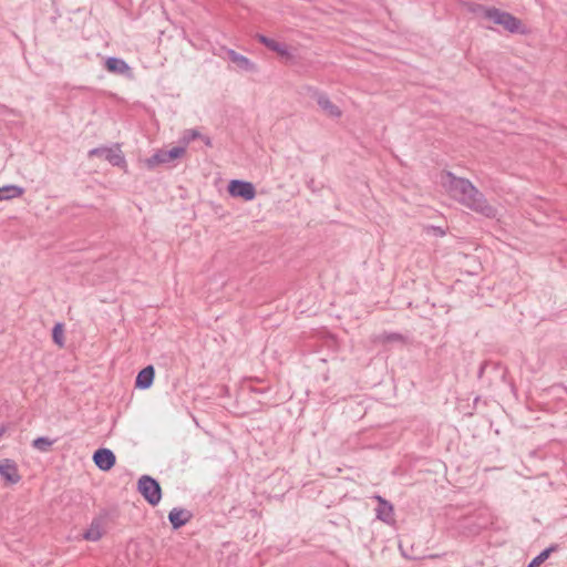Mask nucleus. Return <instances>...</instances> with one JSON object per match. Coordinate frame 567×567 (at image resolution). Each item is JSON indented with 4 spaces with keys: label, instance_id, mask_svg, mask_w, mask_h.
Returning a JSON list of instances; mask_svg holds the SVG:
<instances>
[{
    "label": "nucleus",
    "instance_id": "nucleus-1",
    "mask_svg": "<svg viewBox=\"0 0 567 567\" xmlns=\"http://www.w3.org/2000/svg\"><path fill=\"white\" fill-rule=\"evenodd\" d=\"M441 184L452 198L471 210L487 218L496 217L497 209L488 204L484 194L481 193L471 181L464 177H457L450 171H444L442 173Z\"/></svg>",
    "mask_w": 567,
    "mask_h": 567
},
{
    "label": "nucleus",
    "instance_id": "nucleus-2",
    "mask_svg": "<svg viewBox=\"0 0 567 567\" xmlns=\"http://www.w3.org/2000/svg\"><path fill=\"white\" fill-rule=\"evenodd\" d=\"M136 488L151 506H156L162 499L163 491L161 484L150 475H142L137 481Z\"/></svg>",
    "mask_w": 567,
    "mask_h": 567
},
{
    "label": "nucleus",
    "instance_id": "nucleus-3",
    "mask_svg": "<svg viewBox=\"0 0 567 567\" xmlns=\"http://www.w3.org/2000/svg\"><path fill=\"white\" fill-rule=\"evenodd\" d=\"M228 194L234 198H241L246 202L256 197V188L252 183L243 179H231L227 186Z\"/></svg>",
    "mask_w": 567,
    "mask_h": 567
},
{
    "label": "nucleus",
    "instance_id": "nucleus-4",
    "mask_svg": "<svg viewBox=\"0 0 567 567\" xmlns=\"http://www.w3.org/2000/svg\"><path fill=\"white\" fill-rule=\"evenodd\" d=\"M87 156L92 157H101L107 161L113 166H123L125 162V157L122 154L120 147L113 148L107 146H100L89 151Z\"/></svg>",
    "mask_w": 567,
    "mask_h": 567
},
{
    "label": "nucleus",
    "instance_id": "nucleus-5",
    "mask_svg": "<svg viewBox=\"0 0 567 567\" xmlns=\"http://www.w3.org/2000/svg\"><path fill=\"white\" fill-rule=\"evenodd\" d=\"M186 150L183 146H174L168 151L159 150L153 156L146 159L148 168H154L159 164L171 163L177 158H181L185 154Z\"/></svg>",
    "mask_w": 567,
    "mask_h": 567
},
{
    "label": "nucleus",
    "instance_id": "nucleus-6",
    "mask_svg": "<svg viewBox=\"0 0 567 567\" xmlns=\"http://www.w3.org/2000/svg\"><path fill=\"white\" fill-rule=\"evenodd\" d=\"M93 462L97 468L101 471L107 472L114 467L116 463L115 454L105 447H100L93 453Z\"/></svg>",
    "mask_w": 567,
    "mask_h": 567
},
{
    "label": "nucleus",
    "instance_id": "nucleus-7",
    "mask_svg": "<svg viewBox=\"0 0 567 567\" xmlns=\"http://www.w3.org/2000/svg\"><path fill=\"white\" fill-rule=\"evenodd\" d=\"M0 475L9 484H18L21 481L18 464L11 458L0 461Z\"/></svg>",
    "mask_w": 567,
    "mask_h": 567
},
{
    "label": "nucleus",
    "instance_id": "nucleus-8",
    "mask_svg": "<svg viewBox=\"0 0 567 567\" xmlns=\"http://www.w3.org/2000/svg\"><path fill=\"white\" fill-rule=\"evenodd\" d=\"M374 498L378 501L377 518L385 524L393 525L395 523L393 505L380 495H375Z\"/></svg>",
    "mask_w": 567,
    "mask_h": 567
},
{
    "label": "nucleus",
    "instance_id": "nucleus-9",
    "mask_svg": "<svg viewBox=\"0 0 567 567\" xmlns=\"http://www.w3.org/2000/svg\"><path fill=\"white\" fill-rule=\"evenodd\" d=\"M256 38L261 44H264L270 51L276 52L280 58L286 60H290L292 58L288 47L285 43L278 42L264 34H257Z\"/></svg>",
    "mask_w": 567,
    "mask_h": 567
},
{
    "label": "nucleus",
    "instance_id": "nucleus-10",
    "mask_svg": "<svg viewBox=\"0 0 567 567\" xmlns=\"http://www.w3.org/2000/svg\"><path fill=\"white\" fill-rule=\"evenodd\" d=\"M312 97L316 100L319 107L330 117L341 116V110L333 104L326 93L315 91Z\"/></svg>",
    "mask_w": 567,
    "mask_h": 567
},
{
    "label": "nucleus",
    "instance_id": "nucleus-11",
    "mask_svg": "<svg viewBox=\"0 0 567 567\" xmlns=\"http://www.w3.org/2000/svg\"><path fill=\"white\" fill-rule=\"evenodd\" d=\"M193 518V513L188 509L174 507L168 513V520L174 530H177L185 526Z\"/></svg>",
    "mask_w": 567,
    "mask_h": 567
},
{
    "label": "nucleus",
    "instance_id": "nucleus-12",
    "mask_svg": "<svg viewBox=\"0 0 567 567\" xmlns=\"http://www.w3.org/2000/svg\"><path fill=\"white\" fill-rule=\"evenodd\" d=\"M227 58L241 71L254 73L258 70L257 65L254 62H251L245 55L239 54L235 50L229 49L227 51Z\"/></svg>",
    "mask_w": 567,
    "mask_h": 567
},
{
    "label": "nucleus",
    "instance_id": "nucleus-13",
    "mask_svg": "<svg viewBox=\"0 0 567 567\" xmlns=\"http://www.w3.org/2000/svg\"><path fill=\"white\" fill-rule=\"evenodd\" d=\"M499 25L509 33L526 34L528 32L522 20L507 11Z\"/></svg>",
    "mask_w": 567,
    "mask_h": 567
},
{
    "label": "nucleus",
    "instance_id": "nucleus-14",
    "mask_svg": "<svg viewBox=\"0 0 567 567\" xmlns=\"http://www.w3.org/2000/svg\"><path fill=\"white\" fill-rule=\"evenodd\" d=\"M375 340L382 344L399 342L402 346H411L413 342V340L408 334L388 331L380 333Z\"/></svg>",
    "mask_w": 567,
    "mask_h": 567
},
{
    "label": "nucleus",
    "instance_id": "nucleus-15",
    "mask_svg": "<svg viewBox=\"0 0 567 567\" xmlns=\"http://www.w3.org/2000/svg\"><path fill=\"white\" fill-rule=\"evenodd\" d=\"M154 378L155 369L153 365H147L143 368L136 375L135 388L141 390L148 389L153 384Z\"/></svg>",
    "mask_w": 567,
    "mask_h": 567
},
{
    "label": "nucleus",
    "instance_id": "nucleus-16",
    "mask_svg": "<svg viewBox=\"0 0 567 567\" xmlns=\"http://www.w3.org/2000/svg\"><path fill=\"white\" fill-rule=\"evenodd\" d=\"M105 69L113 74H126L131 71L130 65L120 58L110 56L105 60Z\"/></svg>",
    "mask_w": 567,
    "mask_h": 567
},
{
    "label": "nucleus",
    "instance_id": "nucleus-17",
    "mask_svg": "<svg viewBox=\"0 0 567 567\" xmlns=\"http://www.w3.org/2000/svg\"><path fill=\"white\" fill-rule=\"evenodd\" d=\"M488 368H492L495 372H497L501 379L505 378L507 370L501 362L484 361L477 372V378L480 380L484 378V374Z\"/></svg>",
    "mask_w": 567,
    "mask_h": 567
},
{
    "label": "nucleus",
    "instance_id": "nucleus-18",
    "mask_svg": "<svg viewBox=\"0 0 567 567\" xmlns=\"http://www.w3.org/2000/svg\"><path fill=\"white\" fill-rule=\"evenodd\" d=\"M23 194L24 188L17 185H4L0 187V200L17 198Z\"/></svg>",
    "mask_w": 567,
    "mask_h": 567
},
{
    "label": "nucleus",
    "instance_id": "nucleus-19",
    "mask_svg": "<svg viewBox=\"0 0 567 567\" xmlns=\"http://www.w3.org/2000/svg\"><path fill=\"white\" fill-rule=\"evenodd\" d=\"M557 549H558V545L557 544H553L549 547L543 549L536 557H534L529 561L527 567H538V566H540L546 559H548L550 554L553 551H556Z\"/></svg>",
    "mask_w": 567,
    "mask_h": 567
},
{
    "label": "nucleus",
    "instance_id": "nucleus-20",
    "mask_svg": "<svg viewBox=\"0 0 567 567\" xmlns=\"http://www.w3.org/2000/svg\"><path fill=\"white\" fill-rule=\"evenodd\" d=\"M505 13L506 11H502L495 7H484V17L498 25L503 22Z\"/></svg>",
    "mask_w": 567,
    "mask_h": 567
},
{
    "label": "nucleus",
    "instance_id": "nucleus-21",
    "mask_svg": "<svg viewBox=\"0 0 567 567\" xmlns=\"http://www.w3.org/2000/svg\"><path fill=\"white\" fill-rule=\"evenodd\" d=\"M505 13L506 11H502L495 7H484V17L498 25L503 22Z\"/></svg>",
    "mask_w": 567,
    "mask_h": 567
},
{
    "label": "nucleus",
    "instance_id": "nucleus-22",
    "mask_svg": "<svg viewBox=\"0 0 567 567\" xmlns=\"http://www.w3.org/2000/svg\"><path fill=\"white\" fill-rule=\"evenodd\" d=\"M102 537L101 524L99 520L94 519L91 523L89 529L83 534V538L90 542H96Z\"/></svg>",
    "mask_w": 567,
    "mask_h": 567
},
{
    "label": "nucleus",
    "instance_id": "nucleus-23",
    "mask_svg": "<svg viewBox=\"0 0 567 567\" xmlns=\"http://www.w3.org/2000/svg\"><path fill=\"white\" fill-rule=\"evenodd\" d=\"M52 340L60 348L64 347V323L56 322L52 329Z\"/></svg>",
    "mask_w": 567,
    "mask_h": 567
},
{
    "label": "nucleus",
    "instance_id": "nucleus-24",
    "mask_svg": "<svg viewBox=\"0 0 567 567\" xmlns=\"http://www.w3.org/2000/svg\"><path fill=\"white\" fill-rule=\"evenodd\" d=\"M53 443L54 440H51L48 436H39L32 441V446L41 452H48Z\"/></svg>",
    "mask_w": 567,
    "mask_h": 567
},
{
    "label": "nucleus",
    "instance_id": "nucleus-25",
    "mask_svg": "<svg viewBox=\"0 0 567 567\" xmlns=\"http://www.w3.org/2000/svg\"><path fill=\"white\" fill-rule=\"evenodd\" d=\"M199 137H202V134L197 130L192 128V130H186L184 132L182 140L184 143L188 144L192 141L199 138Z\"/></svg>",
    "mask_w": 567,
    "mask_h": 567
},
{
    "label": "nucleus",
    "instance_id": "nucleus-26",
    "mask_svg": "<svg viewBox=\"0 0 567 567\" xmlns=\"http://www.w3.org/2000/svg\"><path fill=\"white\" fill-rule=\"evenodd\" d=\"M427 233H433L437 237H443L445 235V230L439 226H429L426 227Z\"/></svg>",
    "mask_w": 567,
    "mask_h": 567
},
{
    "label": "nucleus",
    "instance_id": "nucleus-27",
    "mask_svg": "<svg viewBox=\"0 0 567 567\" xmlns=\"http://www.w3.org/2000/svg\"><path fill=\"white\" fill-rule=\"evenodd\" d=\"M11 429L10 424H0V439L4 435V433Z\"/></svg>",
    "mask_w": 567,
    "mask_h": 567
},
{
    "label": "nucleus",
    "instance_id": "nucleus-28",
    "mask_svg": "<svg viewBox=\"0 0 567 567\" xmlns=\"http://www.w3.org/2000/svg\"><path fill=\"white\" fill-rule=\"evenodd\" d=\"M200 138L204 141V143H205V145H206V146H208V147H212V146H213V143H212V138H210V137H208V136H203V135H202V137H200Z\"/></svg>",
    "mask_w": 567,
    "mask_h": 567
},
{
    "label": "nucleus",
    "instance_id": "nucleus-29",
    "mask_svg": "<svg viewBox=\"0 0 567 567\" xmlns=\"http://www.w3.org/2000/svg\"><path fill=\"white\" fill-rule=\"evenodd\" d=\"M251 391H254L256 393H264L266 391V389L252 388Z\"/></svg>",
    "mask_w": 567,
    "mask_h": 567
}]
</instances>
